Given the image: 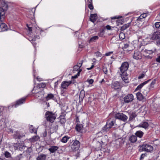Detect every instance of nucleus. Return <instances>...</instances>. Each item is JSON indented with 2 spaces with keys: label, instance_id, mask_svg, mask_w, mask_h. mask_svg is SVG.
<instances>
[{
  "label": "nucleus",
  "instance_id": "6ab92c4d",
  "mask_svg": "<svg viewBox=\"0 0 160 160\" xmlns=\"http://www.w3.org/2000/svg\"><path fill=\"white\" fill-rule=\"evenodd\" d=\"M148 123L146 122H142L138 125V127L147 129L148 127Z\"/></svg>",
  "mask_w": 160,
  "mask_h": 160
},
{
  "label": "nucleus",
  "instance_id": "4be33fe9",
  "mask_svg": "<svg viewBox=\"0 0 160 160\" xmlns=\"http://www.w3.org/2000/svg\"><path fill=\"white\" fill-rule=\"evenodd\" d=\"M58 148V147L57 146H52L48 149V150L51 153H53L55 152Z\"/></svg>",
  "mask_w": 160,
  "mask_h": 160
},
{
  "label": "nucleus",
  "instance_id": "bf43d9fd",
  "mask_svg": "<svg viewBox=\"0 0 160 160\" xmlns=\"http://www.w3.org/2000/svg\"><path fill=\"white\" fill-rule=\"evenodd\" d=\"M146 156V155L145 154H142V155L141 156V157H140L141 160L143 158Z\"/></svg>",
  "mask_w": 160,
  "mask_h": 160
},
{
  "label": "nucleus",
  "instance_id": "338daca9",
  "mask_svg": "<svg viewBox=\"0 0 160 160\" xmlns=\"http://www.w3.org/2000/svg\"><path fill=\"white\" fill-rule=\"evenodd\" d=\"M27 27L28 28V29L29 31L30 32L32 31V28L28 27V25H27Z\"/></svg>",
  "mask_w": 160,
  "mask_h": 160
},
{
  "label": "nucleus",
  "instance_id": "6e6552de",
  "mask_svg": "<svg viewBox=\"0 0 160 160\" xmlns=\"http://www.w3.org/2000/svg\"><path fill=\"white\" fill-rule=\"evenodd\" d=\"M129 67V64L127 62H123L121 67L120 68V73H125L128 70Z\"/></svg>",
  "mask_w": 160,
  "mask_h": 160
},
{
  "label": "nucleus",
  "instance_id": "39448f33",
  "mask_svg": "<svg viewBox=\"0 0 160 160\" xmlns=\"http://www.w3.org/2000/svg\"><path fill=\"white\" fill-rule=\"evenodd\" d=\"M115 118L116 119H118L125 122L128 119V117L123 113H118L115 114Z\"/></svg>",
  "mask_w": 160,
  "mask_h": 160
},
{
  "label": "nucleus",
  "instance_id": "a878e982",
  "mask_svg": "<svg viewBox=\"0 0 160 160\" xmlns=\"http://www.w3.org/2000/svg\"><path fill=\"white\" fill-rule=\"evenodd\" d=\"M131 25V22L128 23L127 24H126L122 26L121 28V30L122 31H124L126 30V29L129 28Z\"/></svg>",
  "mask_w": 160,
  "mask_h": 160
},
{
  "label": "nucleus",
  "instance_id": "9b49d317",
  "mask_svg": "<svg viewBox=\"0 0 160 160\" xmlns=\"http://www.w3.org/2000/svg\"><path fill=\"white\" fill-rule=\"evenodd\" d=\"M133 57V58L137 60L141 59L142 58L141 53L140 52L136 50L134 51Z\"/></svg>",
  "mask_w": 160,
  "mask_h": 160
},
{
  "label": "nucleus",
  "instance_id": "dca6fc26",
  "mask_svg": "<svg viewBox=\"0 0 160 160\" xmlns=\"http://www.w3.org/2000/svg\"><path fill=\"white\" fill-rule=\"evenodd\" d=\"M121 78L122 80L125 83H128V78L127 74L125 73H120Z\"/></svg>",
  "mask_w": 160,
  "mask_h": 160
},
{
  "label": "nucleus",
  "instance_id": "2f4dec72",
  "mask_svg": "<svg viewBox=\"0 0 160 160\" xmlns=\"http://www.w3.org/2000/svg\"><path fill=\"white\" fill-rule=\"evenodd\" d=\"M40 38V37L38 36H34V38H32L31 40H30V41L31 42V43L34 46V47H35V45H36V43H33L32 42L33 41H34L36 38L39 39Z\"/></svg>",
  "mask_w": 160,
  "mask_h": 160
},
{
  "label": "nucleus",
  "instance_id": "c85d7f7f",
  "mask_svg": "<svg viewBox=\"0 0 160 160\" xmlns=\"http://www.w3.org/2000/svg\"><path fill=\"white\" fill-rule=\"evenodd\" d=\"M136 96L137 99L139 100H142L143 98L142 94L140 92H138L136 93Z\"/></svg>",
  "mask_w": 160,
  "mask_h": 160
},
{
  "label": "nucleus",
  "instance_id": "1a4fd4ad",
  "mask_svg": "<svg viewBox=\"0 0 160 160\" xmlns=\"http://www.w3.org/2000/svg\"><path fill=\"white\" fill-rule=\"evenodd\" d=\"M133 99V95L132 94H128L125 96L123 98V100L125 103H128L132 102Z\"/></svg>",
  "mask_w": 160,
  "mask_h": 160
},
{
  "label": "nucleus",
  "instance_id": "37998d69",
  "mask_svg": "<svg viewBox=\"0 0 160 160\" xmlns=\"http://www.w3.org/2000/svg\"><path fill=\"white\" fill-rule=\"evenodd\" d=\"M80 68L78 67L77 66H76L75 65L73 68V71H78V70H79Z\"/></svg>",
  "mask_w": 160,
  "mask_h": 160
},
{
  "label": "nucleus",
  "instance_id": "f704fd0d",
  "mask_svg": "<svg viewBox=\"0 0 160 160\" xmlns=\"http://www.w3.org/2000/svg\"><path fill=\"white\" fill-rule=\"evenodd\" d=\"M39 137L38 136H35L31 138V140L32 142H35L38 140Z\"/></svg>",
  "mask_w": 160,
  "mask_h": 160
},
{
  "label": "nucleus",
  "instance_id": "5fc2aeb1",
  "mask_svg": "<svg viewBox=\"0 0 160 160\" xmlns=\"http://www.w3.org/2000/svg\"><path fill=\"white\" fill-rule=\"evenodd\" d=\"M156 61L159 63H160V55L158 56L156 59Z\"/></svg>",
  "mask_w": 160,
  "mask_h": 160
},
{
  "label": "nucleus",
  "instance_id": "f8f14e48",
  "mask_svg": "<svg viewBox=\"0 0 160 160\" xmlns=\"http://www.w3.org/2000/svg\"><path fill=\"white\" fill-rule=\"evenodd\" d=\"M25 146H24L23 143L21 144L16 143L15 145L14 148L15 150H18L20 151H22L25 149Z\"/></svg>",
  "mask_w": 160,
  "mask_h": 160
},
{
  "label": "nucleus",
  "instance_id": "09e8293b",
  "mask_svg": "<svg viewBox=\"0 0 160 160\" xmlns=\"http://www.w3.org/2000/svg\"><path fill=\"white\" fill-rule=\"evenodd\" d=\"M103 71L105 74H107L108 70L106 67H104L103 68Z\"/></svg>",
  "mask_w": 160,
  "mask_h": 160
},
{
  "label": "nucleus",
  "instance_id": "473e14b6",
  "mask_svg": "<svg viewBox=\"0 0 160 160\" xmlns=\"http://www.w3.org/2000/svg\"><path fill=\"white\" fill-rule=\"evenodd\" d=\"M54 97L53 95L51 93L49 94L46 97V99L48 101L50 99H52Z\"/></svg>",
  "mask_w": 160,
  "mask_h": 160
},
{
  "label": "nucleus",
  "instance_id": "2eb2a0df",
  "mask_svg": "<svg viewBox=\"0 0 160 160\" xmlns=\"http://www.w3.org/2000/svg\"><path fill=\"white\" fill-rule=\"evenodd\" d=\"M25 98H23L17 101L16 104L14 105V107L17 108L18 106L23 103L25 102Z\"/></svg>",
  "mask_w": 160,
  "mask_h": 160
},
{
  "label": "nucleus",
  "instance_id": "c756f323",
  "mask_svg": "<svg viewBox=\"0 0 160 160\" xmlns=\"http://www.w3.org/2000/svg\"><path fill=\"white\" fill-rule=\"evenodd\" d=\"M82 128L83 126L82 124L78 123L77 124L76 127V129L77 131L80 132L82 129Z\"/></svg>",
  "mask_w": 160,
  "mask_h": 160
},
{
  "label": "nucleus",
  "instance_id": "e2e57ef3",
  "mask_svg": "<svg viewBox=\"0 0 160 160\" xmlns=\"http://www.w3.org/2000/svg\"><path fill=\"white\" fill-rule=\"evenodd\" d=\"M94 67V65L92 64V65L91 66V67L89 68H87V69L88 70H90L92 69Z\"/></svg>",
  "mask_w": 160,
  "mask_h": 160
},
{
  "label": "nucleus",
  "instance_id": "864d4df0",
  "mask_svg": "<svg viewBox=\"0 0 160 160\" xmlns=\"http://www.w3.org/2000/svg\"><path fill=\"white\" fill-rule=\"evenodd\" d=\"M87 81L90 84H92L94 82V81L92 79L88 80Z\"/></svg>",
  "mask_w": 160,
  "mask_h": 160
},
{
  "label": "nucleus",
  "instance_id": "49530a36",
  "mask_svg": "<svg viewBox=\"0 0 160 160\" xmlns=\"http://www.w3.org/2000/svg\"><path fill=\"white\" fill-rule=\"evenodd\" d=\"M142 90H144V91H143L142 92L143 93V94L144 95H146L149 92V91H148V90L146 91L145 89H143Z\"/></svg>",
  "mask_w": 160,
  "mask_h": 160
},
{
  "label": "nucleus",
  "instance_id": "423d86ee",
  "mask_svg": "<svg viewBox=\"0 0 160 160\" xmlns=\"http://www.w3.org/2000/svg\"><path fill=\"white\" fill-rule=\"evenodd\" d=\"M72 83L71 81H63L61 85V90L62 94L64 93L65 91V89H67L68 86L71 84Z\"/></svg>",
  "mask_w": 160,
  "mask_h": 160
},
{
  "label": "nucleus",
  "instance_id": "603ef678",
  "mask_svg": "<svg viewBox=\"0 0 160 160\" xmlns=\"http://www.w3.org/2000/svg\"><path fill=\"white\" fill-rule=\"evenodd\" d=\"M144 18L142 17V15L141 14V15L138 17V18L137 19V21H141L142 19H143Z\"/></svg>",
  "mask_w": 160,
  "mask_h": 160
},
{
  "label": "nucleus",
  "instance_id": "20e7f679",
  "mask_svg": "<svg viewBox=\"0 0 160 160\" xmlns=\"http://www.w3.org/2000/svg\"><path fill=\"white\" fill-rule=\"evenodd\" d=\"M139 150L140 151L151 152L153 150V147L150 145L144 144L140 146Z\"/></svg>",
  "mask_w": 160,
  "mask_h": 160
},
{
  "label": "nucleus",
  "instance_id": "4468645a",
  "mask_svg": "<svg viewBox=\"0 0 160 160\" xmlns=\"http://www.w3.org/2000/svg\"><path fill=\"white\" fill-rule=\"evenodd\" d=\"M25 136V134L20 132H17L14 134V136L16 139H20Z\"/></svg>",
  "mask_w": 160,
  "mask_h": 160
},
{
  "label": "nucleus",
  "instance_id": "f03ea898",
  "mask_svg": "<svg viewBox=\"0 0 160 160\" xmlns=\"http://www.w3.org/2000/svg\"><path fill=\"white\" fill-rule=\"evenodd\" d=\"M156 50L155 49L151 50L145 49L143 52V55L146 59H151L153 57L152 54L155 52Z\"/></svg>",
  "mask_w": 160,
  "mask_h": 160
},
{
  "label": "nucleus",
  "instance_id": "ddd939ff",
  "mask_svg": "<svg viewBox=\"0 0 160 160\" xmlns=\"http://www.w3.org/2000/svg\"><path fill=\"white\" fill-rule=\"evenodd\" d=\"M151 38L153 40L159 39L160 38V31L154 32L152 35Z\"/></svg>",
  "mask_w": 160,
  "mask_h": 160
},
{
  "label": "nucleus",
  "instance_id": "6e6d98bb",
  "mask_svg": "<svg viewBox=\"0 0 160 160\" xmlns=\"http://www.w3.org/2000/svg\"><path fill=\"white\" fill-rule=\"evenodd\" d=\"M36 79L39 82L43 81V79L42 78H40V77L39 76H38L37 77Z\"/></svg>",
  "mask_w": 160,
  "mask_h": 160
},
{
  "label": "nucleus",
  "instance_id": "4d7b16f0",
  "mask_svg": "<svg viewBox=\"0 0 160 160\" xmlns=\"http://www.w3.org/2000/svg\"><path fill=\"white\" fill-rule=\"evenodd\" d=\"M145 76L144 74H142L140 75L138 77L139 79H141L143 78Z\"/></svg>",
  "mask_w": 160,
  "mask_h": 160
},
{
  "label": "nucleus",
  "instance_id": "0e129e2a",
  "mask_svg": "<svg viewBox=\"0 0 160 160\" xmlns=\"http://www.w3.org/2000/svg\"><path fill=\"white\" fill-rule=\"evenodd\" d=\"M141 15H142L144 18H146L147 16L146 14L145 13H143Z\"/></svg>",
  "mask_w": 160,
  "mask_h": 160
},
{
  "label": "nucleus",
  "instance_id": "3c124183",
  "mask_svg": "<svg viewBox=\"0 0 160 160\" xmlns=\"http://www.w3.org/2000/svg\"><path fill=\"white\" fill-rule=\"evenodd\" d=\"M113 53V52L112 51L111 52H108L106 53H105V55L106 56H109L111 54H112Z\"/></svg>",
  "mask_w": 160,
  "mask_h": 160
},
{
  "label": "nucleus",
  "instance_id": "774afa93",
  "mask_svg": "<svg viewBox=\"0 0 160 160\" xmlns=\"http://www.w3.org/2000/svg\"><path fill=\"white\" fill-rule=\"evenodd\" d=\"M90 1H88V2L89 4H92V0H89Z\"/></svg>",
  "mask_w": 160,
  "mask_h": 160
},
{
  "label": "nucleus",
  "instance_id": "aec40b11",
  "mask_svg": "<svg viewBox=\"0 0 160 160\" xmlns=\"http://www.w3.org/2000/svg\"><path fill=\"white\" fill-rule=\"evenodd\" d=\"M150 80H148L147 81H146L143 82L141 83L140 85H139L138 86V87H137V88H136L135 90V91H138L139 90H140L141 88H142V87L146 83H147Z\"/></svg>",
  "mask_w": 160,
  "mask_h": 160
},
{
  "label": "nucleus",
  "instance_id": "72a5a7b5",
  "mask_svg": "<svg viewBox=\"0 0 160 160\" xmlns=\"http://www.w3.org/2000/svg\"><path fill=\"white\" fill-rule=\"evenodd\" d=\"M29 129L31 133H36L37 130L35 128L33 127L32 126H31L29 128Z\"/></svg>",
  "mask_w": 160,
  "mask_h": 160
},
{
  "label": "nucleus",
  "instance_id": "e433bc0d",
  "mask_svg": "<svg viewBox=\"0 0 160 160\" xmlns=\"http://www.w3.org/2000/svg\"><path fill=\"white\" fill-rule=\"evenodd\" d=\"M119 37L121 39H123L125 38V34L123 32H120L119 34Z\"/></svg>",
  "mask_w": 160,
  "mask_h": 160
},
{
  "label": "nucleus",
  "instance_id": "ea45409f",
  "mask_svg": "<svg viewBox=\"0 0 160 160\" xmlns=\"http://www.w3.org/2000/svg\"><path fill=\"white\" fill-rule=\"evenodd\" d=\"M104 34V30H100L99 32L98 33V35L100 37H102Z\"/></svg>",
  "mask_w": 160,
  "mask_h": 160
},
{
  "label": "nucleus",
  "instance_id": "c9c22d12",
  "mask_svg": "<svg viewBox=\"0 0 160 160\" xmlns=\"http://www.w3.org/2000/svg\"><path fill=\"white\" fill-rule=\"evenodd\" d=\"M69 138L68 137L64 136L61 139V141L62 142L66 143L67 142Z\"/></svg>",
  "mask_w": 160,
  "mask_h": 160
},
{
  "label": "nucleus",
  "instance_id": "7ed1b4c3",
  "mask_svg": "<svg viewBox=\"0 0 160 160\" xmlns=\"http://www.w3.org/2000/svg\"><path fill=\"white\" fill-rule=\"evenodd\" d=\"M115 122V120H108L107 121L106 124L102 128V132H104L108 131L114 125Z\"/></svg>",
  "mask_w": 160,
  "mask_h": 160
},
{
  "label": "nucleus",
  "instance_id": "393cba45",
  "mask_svg": "<svg viewBox=\"0 0 160 160\" xmlns=\"http://www.w3.org/2000/svg\"><path fill=\"white\" fill-rule=\"evenodd\" d=\"M143 134L144 133L141 131H137L135 133V135L136 136V137H138L140 138L142 137L143 135Z\"/></svg>",
  "mask_w": 160,
  "mask_h": 160
},
{
  "label": "nucleus",
  "instance_id": "0eeeda50",
  "mask_svg": "<svg viewBox=\"0 0 160 160\" xmlns=\"http://www.w3.org/2000/svg\"><path fill=\"white\" fill-rule=\"evenodd\" d=\"M35 88H34L33 90H32V93H35L34 96L35 97L39 99H41V98L43 97L44 96V92L40 90V89H38L37 91L38 92H34V90H35Z\"/></svg>",
  "mask_w": 160,
  "mask_h": 160
},
{
  "label": "nucleus",
  "instance_id": "13d9d810",
  "mask_svg": "<svg viewBox=\"0 0 160 160\" xmlns=\"http://www.w3.org/2000/svg\"><path fill=\"white\" fill-rule=\"evenodd\" d=\"M157 45L160 47V39H159L156 42Z\"/></svg>",
  "mask_w": 160,
  "mask_h": 160
},
{
  "label": "nucleus",
  "instance_id": "5701e85b",
  "mask_svg": "<svg viewBox=\"0 0 160 160\" xmlns=\"http://www.w3.org/2000/svg\"><path fill=\"white\" fill-rule=\"evenodd\" d=\"M85 96V92L83 90H82L80 92L79 94V101H82Z\"/></svg>",
  "mask_w": 160,
  "mask_h": 160
},
{
  "label": "nucleus",
  "instance_id": "cd10ccee",
  "mask_svg": "<svg viewBox=\"0 0 160 160\" xmlns=\"http://www.w3.org/2000/svg\"><path fill=\"white\" fill-rule=\"evenodd\" d=\"M99 38L97 36H93L90 38L89 40V42H94L97 40Z\"/></svg>",
  "mask_w": 160,
  "mask_h": 160
},
{
  "label": "nucleus",
  "instance_id": "c03bdc74",
  "mask_svg": "<svg viewBox=\"0 0 160 160\" xmlns=\"http://www.w3.org/2000/svg\"><path fill=\"white\" fill-rule=\"evenodd\" d=\"M95 54L96 56L98 57H100L102 56L101 53L100 52H95Z\"/></svg>",
  "mask_w": 160,
  "mask_h": 160
},
{
  "label": "nucleus",
  "instance_id": "680f3d73",
  "mask_svg": "<svg viewBox=\"0 0 160 160\" xmlns=\"http://www.w3.org/2000/svg\"><path fill=\"white\" fill-rule=\"evenodd\" d=\"M106 28L108 30H110L111 29V27L109 25H108L106 26Z\"/></svg>",
  "mask_w": 160,
  "mask_h": 160
},
{
  "label": "nucleus",
  "instance_id": "a211bd4d",
  "mask_svg": "<svg viewBox=\"0 0 160 160\" xmlns=\"http://www.w3.org/2000/svg\"><path fill=\"white\" fill-rule=\"evenodd\" d=\"M37 160H47V155L40 154L36 158Z\"/></svg>",
  "mask_w": 160,
  "mask_h": 160
},
{
  "label": "nucleus",
  "instance_id": "f3484780",
  "mask_svg": "<svg viewBox=\"0 0 160 160\" xmlns=\"http://www.w3.org/2000/svg\"><path fill=\"white\" fill-rule=\"evenodd\" d=\"M111 87L115 89H119L120 87V83L118 82H114L112 84Z\"/></svg>",
  "mask_w": 160,
  "mask_h": 160
},
{
  "label": "nucleus",
  "instance_id": "412c9836",
  "mask_svg": "<svg viewBox=\"0 0 160 160\" xmlns=\"http://www.w3.org/2000/svg\"><path fill=\"white\" fill-rule=\"evenodd\" d=\"M97 15L96 14H91L90 15V20L93 22H94L97 18Z\"/></svg>",
  "mask_w": 160,
  "mask_h": 160
},
{
  "label": "nucleus",
  "instance_id": "bb28decb",
  "mask_svg": "<svg viewBox=\"0 0 160 160\" xmlns=\"http://www.w3.org/2000/svg\"><path fill=\"white\" fill-rule=\"evenodd\" d=\"M0 28L2 30V31H5L7 30V25L4 23H2L1 24Z\"/></svg>",
  "mask_w": 160,
  "mask_h": 160
},
{
  "label": "nucleus",
  "instance_id": "58836bf2",
  "mask_svg": "<svg viewBox=\"0 0 160 160\" xmlns=\"http://www.w3.org/2000/svg\"><path fill=\"white\" fill-rule=\"evenodd\" d=\"M129 42H127V43H124V46L122 47V48L123 49H127V48L129 47Z\"/></svg>",
  "mask_w": 160,
  "mask_h": 160
},
{
  "label": "nucleus",
  "instance_id": "a18cd8bd",
  "mask_svg": "<svg viewBox=\"0 0 160 160\" xmlns=\"http://www.w3.org/2000/svg\"><path fill=\"white\" fill-rule=\"evenodd\" d=\"M40 87L42 88H44L46 86V84L45 83H41L39 84Z\"/></svg>",
  "mask_w": 160,
  "mask_h": 160
},
{
  "label": "nucleus",
  "instance_id": "a19ab883",
  "mask_svg": "<svg viewBox=\"0 0 160 160\" xmlns=\"http://www.w3.org/2000/svg\"><path fill=\"white\" fill-rule=\"evenodd\" d=\"M156 83V80L154 79L152 81L150 84V87L153 88L154 87V85Z\"/></svg>",
  "mask_w": 160,
  "mask_h": 160
},
{
  "label": "nucleus",
  "instance_id": "f257e3e1",
  "mask_svg": "<svg viewBox=\"0 0 160 160\" xmlns=\"http://www.w3.org/2000/svg\"><path fill=\"white\" fill-rule=\"evenodd\" d=\"M56 114L51 112L47 111L45 114V118L48 121L51 123L53 122L56 118Z\"/></svg>",
  "mask_w": 160,
  "mask_h": 160
},
{
  "label": "nucleus",
  "instance_id": "7c9ffc66",
  "mask_svg": "<svg viewBox=\"0 0 160 160\" xmlns=\"http://www.w3.org/2000/svg\"><path fill=\"white\" fill-rule=\"evenodd\" d=\"M136 116V114L135 112H132L130 116L129 120L130 121H132L135 118Z\"/></svg>",
  "mask_w": 160,
  "mask_h": 160
},
{
  "label": "nucleus",
  "instance_id": "de8ad7c7",
  "mask_svg": "<svg viewBox=\"0 0 160 160\" xmlns=\"http://www.w3.org/2000/svg\"><path fill=\"white\" fill-rule=\"evenodd\" d=\"M81 70H79V71H78V74L77 75H75L74 76H72V78H77L78 77V76H79V73H80V72H81Z\"/></svg>",
  "mask_w": 160,
  "mask_h": 160
},
{
  "label": "nucleus",
  "instance_id": "8fccbe9b",
  "mask_svg": "<svg viewBox=\"0 0 160 160\" xmlns=\"http://www.w3.org/2000/svg\"><path fill=\"white\" fill-rule=\"evenodd\" d=\"M88 7L91 10H92L93 9V6L92 5V4H89L88 5Z\"/></svg>",
  "mask_w": 160,
  "mask_h": 160
},
{
  "label": "nucleus",
  "instance_id": "69168bd1",
  "mask_svg": "<svg viewBox=\"0 0 160 160\" xmlns=\"http://www.w3.org/2000/svg\"><path fill=\"white\" fill-rule=\"evenodd\" d=\"M112 19H116L118 18V17L117 16H115L112 17L111 18Z\"/></svg>",
  "mask_w": 160,
  "mask_h": 160
},
{
  "label": "nucleus",
  "instance_id": "79ce46f5",
  "mask_svg": "<svg viewBox=\"0 0 160 160\" xmlns=\"http://www.w3.org/2000/svg\"><path fill=\"white\" fill-rule=\"evenodd\" d=\"M155 26L156 28H159L160 27V22H157L155 23Z\"/></svg>",
  "mask_w": 160,
  "mask_h": 160
},
{
  "label": "nucleus",
  "instance_id": "4c0bfd02",
  "mask_svg": "<svg viewBox=\"0 0 160 160\" xmlns=\"http://www.w3.org/2000/svg\"><path fill=\"white\" fill-rule=\"evenodd\" d=\"M5 157L6 158H8L11 157V154L10 152L8 151H6L4 153Z\"/></svg>",
  "mask_w": 160,
  "mask_h": 160
},
{
  "label": "nucleus",
  "instance_id": "b1692460",
  "mask_svg": "<svg viewBox=\"0 0 160 160\" xmlns=\"http://www.w3.org/2000/svg\"><path fill=\"white\" fill-rule=\"evenodd\" d=\"M129 140L131 142L134 143L137 140V137L135 135H132L129 137Z\"/></svg>",
  "mask_w": 160,
  "mask_h": 160
},
{
  "label": "nucleus",
  "instance_id": "052dcab7",
  "mask_svg": "<svg viewBox=\"0 0 160 160\" xmlns=\"http://www.w3.org/2000/svg\"><path fill=\"white\" fill-rule=\"evenodd\" d=\"M82 62L81 63H78L77 64V65H76L75 66H78V67L79 68H80V67H81L82 65Z\"/></svg>",
  "mask_w": 160,
  "mask_h": 160
},
{
  "label": "nucleus",
  "instance_id": "9d476101",
  "mask_svg": "<svg viewBox=\"0 0 160 160\" xmlns=\"http://www.w3.org/2000/svg\"><path fill=\"white\" fill-rule=\"evenodd\" d=\"M80 146V143L78 140L75 141L71 145V148L73 151H75L78 150Z\"/></svg>",
  "mask_w": 160,
  "mask_h": 160
}]
</instances>
